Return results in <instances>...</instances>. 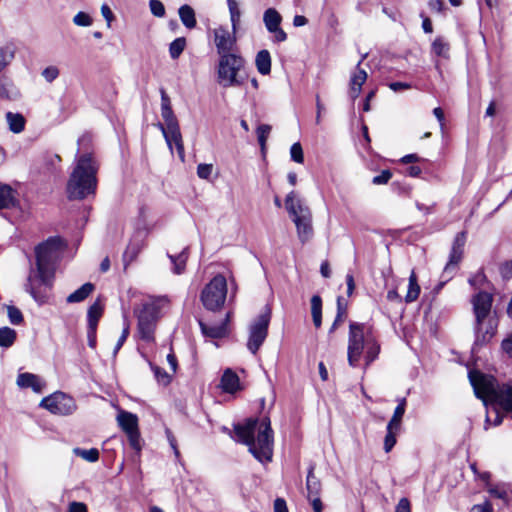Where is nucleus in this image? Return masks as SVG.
Listing matches in <instances>:
<instances>
[{
	"label": "nucleus",
	"mask_w": 512,
	"mask_h": 512,
	"mask_svg": "<svg viewBox=\"0 0 512 512\" xmlns=\"http://www.w3.org/2000/svg\"><path fill=\"white\" fill-rule=\"evenodd\" d=\"M100 12L102 17L106 21L107 28H111L113 21L115 20V16L111 8L107 4H102L100 8Z\"/></svg>",
	"instance_id": "obj_54"
},
{
	"label": "nucleus",
	"mask_w": 512,
	"mask_h": 512,
	"mask_svg": "<svg viewBox=\"0 0 512 512\" xmlns=\"http://www.w3.org/2000/svg\"><path fill=\"white\" fill-rule=\"evenodd\" d=\"M229 13H230V20L231 25L233 27L234 31H237L239 24H240V18H241V11L239 8V4L236 0H227Z\"/></svg>",
	"instance_id": "obj_39"
},
{
	"label": "nucleus",
	"mask_w": 512,
	"mask_h": 512,
	"mask_svg": "<svg viewBox=\"0 0 512 512\" xmlns=\"http://www.w3.org/2000/svg\"><path fill=\"white\" fill-rule=\"evenodd\" d=\"M149 7L151 13L156 17H163L165 15V7L159 0H150Z\"/></svg>",
	"instance_id": "obj_53"
},
{
	"label": "nucleus",
	"mask_w": 512,
	"mask_h": 512,
	"mask_svg": "<svg viewBox=\"0 0 512 512\" xmlns=\"http://www.w3.org/2000/svg\"><path fill=\"white\" fill-rule=\"evenodd\" d=\"M379 351L380 346L371 327L357 322L350 323L347 347L350 366H357L362 355H364L366 365H369L377 358Z\"/></svg>",
	"instance_id": "obj_3"
},
{
	"label": "nucleus",
	"mask_w": 512,
	"mask_h": 512,
	"mask_svg": "<svg viewBox=\"0 0 512 512\" xmlns=\"http://www.w3.org/2000/svg\"><path fill=\"white\" fill-rule=\"evenodd\" d=\"M18 204L16 192L9 185L0 183V209L17 207Z\"/></svg>",
	"instance_id": "obj_24"
},
{
	"label": "nucleus",
	"mask_w": 512,
	"mask_h": 512,
	"mask_svg": "<svg viewBox=\"0 0 512 512\" xmlns=\"http://www.w3.org/2000/svg\"><path fill=\"white\" fill-rule=\"evenodd\" d=\"M306 487L308 491V498L319 496L321 484L320 481L313 474L312 470H310L307 475Z\"/></svg>",
	"instance_id": "obj_40"
},
{
	"label": "nucleus",
	"mask_w": 512,
	"mask_h": 512,
	"mask_svg": "<svg viewBox=\"0 0 512 512\" xmlns=\"http://www.w3.org/2000/svg\"><path fill=\"white\" fill-rule=\"evenodd\" d=\"M274 512H288V508L284 499L277 498L274 501Z\"/></svg>",
	"instance_id": "obj_63"
},
{
	"label": "nucleus",
	"mask_w": 512,
	"mask_h": 512,
	"mask_svg": "<svg viewBox=\"0 0 512 512\" xmlns=\"http://www.w3.org/2000/svg\"><path fill=\"white\" fill-rule=\"evenodd\" d=\"M73 453L76 456L90 463L96 462L99 459V451L96 448H91L87 450L81 448H74Z\"/></svg>",
	"instance_id": "obj_42"
},
{
	"label": "nucleus",
	"mask_w": 512,
	"mask_h": 512,
	"mask_svg": "<svg viewBox=\"0 0 512 512\" xmlns=\"http://www.w3.org/2000/svg\"><path fill=\"white\" fill-rule=\"evenodd\" d=\"M271 129H272L271 126L268 124H262V125L258 126V128H257L256 132H257L258 142H259L262 150L265 149L266 141L271 132Z\"/></svg>",
	"instance_id": "obj_47"
},
{
	"label": "nucleus",
	"mask_w": 512,
	"mask_h": 512,
	"mask_svg": "<svg viewBox=\"0 0 512 512\" xmlns=\"http://www.w3.org/2000/svg\"><path fill=\"white\" fill-rule=\"evenodd\" d=\"M157 127L161 130L169 149L172 151L173 145H175L179 158L184 161L185 151L179 124L164 126L162 123H158Z\"/></svg>",
	"instance_id": "obj_15"
},
{
	"label": "nucleus",
	"mask_w": 512,
	"mask_h": 512,
	"mask_svg": "<svg viewBox=\"0 0 512 512\" xmlns=\"http://www.w3.org/2000/svg\"><path fill=\"white\" fill-rule=\"evenodd\" d=\"M94 290L92 283H85L79 289L71 293L67 298V303H79L85 300Z\"/></svg>",
	"instance_id": "obj_31"
},
{
	"label": "nucleus",
	"mask_w": 512,
	"mask_h": 512,
	"mask_svg": "<svg viewBox=\"0 0 512 512\" xmlns=\"http://www.w3.org/2000/svg\"><path fill=\"white\" fill-rule=\"evenodd\" d=\"M20 388H31L35 393H41L45 387V382L37 375L32 373H20L16 381Z\"/></svg>",
	"instance_id": "obj_19"
},
{
	"label": "nucleus",
	"mask_w": 512,
	"mask_h": 512,
	"mask_svg": "<svg viewBox=\"0 0 512 512\" xmlns=\"http://www.w3.org/2000/svg\"><path fill=\"white\" fill-rule=\"evenodd\" d=\"M221 389L226 393H236L242 390L238 375L230 368L226 369L220 382Z\"/></svg>",
	"instance_id": "obj_21"
},
{
	"label": "nucleus",
	"mask_w": 512,
	"mask_h": 512,
	"mask_svg": "<svg viewBox=\"0 0 512 512\" xmlns=\"http://www.w3.org/2000/svg\"><path fill=\"white\" fill-rule=\"evenodd\" d=\"M40 407L46 409L51 414L59 416H68L77 410L74 398L61 391L44 397L40 402Z\"/></svg>",
	"instance_id": "obj_10"
},
{
	"label": "nucleus",
	"mask_w": 512,
	"mask_h": 512,
	"mask_svg": "<svg viewBox=\"0 0 512 512\" xmlns=\"http://www.w3.org/2000/svg\"><path fill=\"white\" fill-rule=\"evenodd\" d=\"M270 311L261 313L250 327L248 349L255 354L267 337Z\"/></svg>",
	"instance_id": "obj_13"
},
{
	"label": "nucleus",
	"mask_w": 512,
	"mask_h": 512,
	"mask_svg": "<svg viewBox=\"0 0 512 512\" xmlns=\"http://www.w3.org/2000/svg\"><path fill=\"white\" fill-rule=\"evenodd\" d=\"M72 22L77 27H90L93 24V18L87 12L79 11L73 16Z\"/></svg>",
	"instance_id": "obj_45"
},
{
	"label": "nucleus",
	"mask_w": 512,
	"mask_h": 512,
	"mask_svg": "<svg viewBox=\"0 0 512 512\" xmlns=\"http://www.w3.org/2000/svg\"><path fill=\"white\" fill-rule=\"evenodd\" d=\"M63 242L60 238H50L39 244L36 249V266L39 269L53 271V263L58 258L62 250Z\"/></svg>",
	"instance_id": "obj_11"
},
{
	"label": "nucleus",
	"mask_w": 512,
	"mask_h": 512,
	"mask_svg": "<svg viewBox=\"0 0 512 512\" xmlns=\"http://www.w3.org/2000/svg\"><path fill=\"white\" fill-rule=\"evenodd\" d=\"M117 423L126 433L131 447L137 451L141 449L138 417L128 411L120 410L117 414Z\"/></svg>",
	"instance_id": "obj_14"
},
{
	"label": "nucleus",
	"mask_w": 512,
	"mask_h": 512,
	"mask_svg": "<svg viewBox=\"0 0 512 512\" xmlns=\"http://www.w3.org/2000/svg\"><path fill=\"white\" fill-rule=\"evenodd\" d=\"M186 47V39L184 37L176 38L169 45L170 57L175 60L178 59Z\"/></svg>",
	"instance_id": "obj_43"
},
{
	"label": "nucleus",
	"mask_w": 512,
	"mask_h": 512,
	"mask_svg": "<svg viewBox=\"0 0 512 512\" xmlns=\"http://www.w3.org/2000/svg\"><path fill=\"white\" fill-rule=\"evenodd\" d=\"M144 247L143 240H131L123 253L125 266L131 264L140 254Z\"/></svg>",
	"instance_id": "obj_27"
},
{
	"label": "nucleus",
	"mask_w": 512,
	"mask_h": 512,
	"mask_svg": "<svg viewBox=\"0 0 512 512\" xmlns=\"http://www.w3.org/2000/svg\"><path fill=\"white\" fill-rule=\"evenodd\" d=\"M157 127L161 130L169 149L172 151L173 145H175L179 158L184 161L185 151L179 124L164 126L162 123H158Z\"/></svg>",
	"instance_id": "obj_16"
},
{
	"label": "nucleus",
	"mask_w": 512,
	"mask_h": 512,
	"mask_svg": "<svg viewBox=\"0 0 512 512\" xmlns=\"http://www.w3.org/2000/svg\"><path fill=\"white\" fill-rule=\"evenodd\" d=\"M59 74H60L59 68L54 65H50V66L44 68L41 72L42 77L48 83H52L54 80H56L58 78Z\"/></svg>",
	"instance_id": "obj_49"
},
{
	"label": "nucleus",
	"mask_w": 512,
	"mask_h": 512,
	"mask_svg": "<svg viewBox=\"0 0 512 512\" xmlns=\"http://www.w3.org/2000/svg\"><path fill=\"white\" fill-rule=\"evenodd\" d=\"M233 27L218 26L213 29V39L218 56L237 53V37Z\"/></svg>",
	"instance_id": "obj_12"
},
{
	"label": "nucleus",
	"mask_w": 512,
	"mask_h": 512,
	"mask_svg": "<svg viewBox=\"0 0 512 512\" xmlns=\"http://www.w3.org/2000/svg\"><path fill=\"white\" fill-rule=\"evenodd\" d=\"M502 350L512 358V333L508 334L501 343Z\"/></svg>",
	"instance_id": "obj_57"
},
{
	"label": "nucleus",
	"mask_w": 512,
	"mask_h": 512,
	"mask_svg": "<svg viewBox=\"0 0 512 512\" xmlns=\"http://www.w3.org/2000/svg\"><path fill=\"white\" fill-rule=\"evenodd\" d=\"M171 259V262L173 263V272L175 274H181L186 266V262L188 259V255L186 250H183L181 253H179L177 256H169Z\"/></svg>",
	"instance_id": "obj_44"
},
{
	"label": "nucleus",
	"mask_w": 512,
	"mask_h": 512,
	"mask_svg": "<svg viewBox=\"0 0 512 512\" xmlns=\"http://www.w3.org/2000/svg\"><path fill=\"white\" fill-rule=\"evenodd\" d=\"M257 71L262 75H268L271 72V56L268 50H261L255 57Z\"/></svg>",
	"instance_id": "obj_29"
},
{
	"label": "nucleus",
	"mask_w": 512,
	"mask_h": 512,
	"mask_svg": "<svg viewBox=\"0 0 512 512\" xmlns=\"http://www.w3.org/2000/svg\"><path fill=\"white\" fill-rule=\"evenodd\" d=\"M6 309L7 316L12 324L18 325L23 321V315L18 308L15 306H7Z\"/></svg>",
	"instance_id": "obj_50"
},
{
	"label": "nucleus",
	"mask_w": 512,
	"mask_h": 512,
	"mask_svg": "<svg viewBox=\"0 0 512 512\" xmlns=\"http://www.w3.org/2000/svg\"><path fill=\"white\" fill-rule=\"evenodd\" d=\"M405 406H406V401H405V399H402L399 402L398 406L395 408L393 416L387 425L388 427H390L391 429H399L400 430L401 421H402L403 415L405 413Z\"/></svg>",
	"instance_id": "obj_38"
},
{
	"label": "nucleus",
	"mask_w": 512,
	"mask_h": 512,
	"mask_svg": "<svg viewBox=\"0 0 512 512\" xmlns=\"http://www.w3.org/2000/svg\"><path fill=\"white\" fill-rule=\"evenodd\" d=\"M5 119L12 133L19 134L25 130L26 119L21 113L9 111L5 114Z\"/></svg>",
	"instance_id": "obj_26"
},
{
	"label": "nucleus",
	"mask_w": 512,
	"mask_h": 512,
	"mask_svg": "<svg viewBox=\"0 0 512 512\" xmlns=\"http://www.w3.org/2000/svg\"><path fill=\"white\" fill-rule=\"evenodd\" d=\"M15 48L12 45L0 47V73H2L14 60Z\"/></svg>",
	"instance_id": "obj_33"
},
{
	"label": "nucleus",
	"mask_w": 512,
	"mask_h": 512,
	"mask_svg": "<svg viewBox=\"0 0 512 512\" xmlns=\"http://www.w3.org/2000/svg\"><path fill=\"white\" fill-rule=\"evenodd\" d=\"M179 17L185 27L191 29L196 26L195 12L189 5L180 7Z\"/></svg>",
	"instance_id": "obj_34"
},
{
	"label": "nucleus",
	"mask_w": 512,
	"mask_h": 512,
	"mask_svg": "<svg viewBox=\"0 0 512 512\" xmlns=\"http://www.w3.org/2000/svg\"><path fill=\"white\" fill-rule=\"evenodd\" d=\"M470 512H493V507L489 502L474 505Z\"/></svg>",
	"instance_id": "obj_60"
},
{
	"label": "nucleus",
	"mask_w": 512,
	"mask_h": 512,
	"mask_svg": "<svg viewBox=\"0 0 512 512\" xmlns=\"http://www.w3.org/2000/svg\"><path fill=\"white\" fill-rule=\"evenodd\" d=\"M399 429H391L387 426V433L384 439V450L386 452L391 451V449L396 444V435L399 433Z\"/></svg>",
	"instance_id": "obj_48"
},
{
	"label": "nucleus",
	"mask_w": 512,
	"mask_h": 512,
	"mask_svg": "<svg viewBox=\"0 0 512 512\" xmlns=\"http://www.w3.org/2000/svg\"><path fill=\"white\" fill-rule=\"evenodd\" d=\"M490 404L491 406H488V404L485 405L487 408L485 429H488L490 426H497L502 422V416L498 409L499 406L495 405L494 403Z\"/></svg>",
	"instance_id": "obj_32"
},
{
	"label": "nucleus",
	"mask_w": 512,
	"mask_h": 512,
	"mask_svg": "<svg viewBox=\"0 0 512 512\" xmlns=\"http://www.w3.org/2000/svg\"><path fill=\"white\" fill-rule=\"evenodd\" d=\"M395 512H411L410 501L407 498H401L396 506Z\"/></svg>",
	"instance_id": "obj_58"
},
{
	"label": "nucleus",
	"mask_w": 512,
	"mask_h": 512,
	"mask_svg": "<svg viewBox=\"0 0 512 512\" xmlns=\"http://www.w3.org/2000/svg\"><path fill=\"white\" fill-rule=\"evenodd\" d=\"M420 293V286L417 281V276L414 271L411 272L409 276V284H408V291L405 296V301L410 303L415 301Z\"/></svg>",
	"instance_id": "obj_37"
},
{
	"label": "nucleus",
	"mask_w": 512,
	"mask_h": 512,
	"mask_svg": "<svg viewBox=\"0 0 512 512\" xmlns=\"http://www.w3.org/2000/svg\"><path fill=\"white\" fill-rule=\"evenodd\" d=\"M500 272L503 278L509 279L512 276V262H505L501 266Z\"/></svg>",
	"instance_id": "obj_62"
},
{
	"label": "nucleus",
	"mask_w": 512,
	"mask_h": 512,
	"mask_svg": "<svg viewBox=\"0 0 512 512\" xmlns=\"http://www.w3.org/2000/svg\"><path fill=\"white\" fill-rule=\"evenodd\" d=\"M227 282L224 276L216 275L202 290L201 301L211 311L220 309L226 299Z\"/></svg>",
	"instance_id": "obj_8"
},
{
	"label": "nucleus",
	"mask_w": 512,
	"mask_h": 512,
	"mask_svg": "<svg viewBox=\"0 0 512 512\" xmlns=\"http://www.w3.org/2000/svg\"><path fill=\"white\" fill-rule=\"evenodd\" d=\"M169 306L166 296L149 297L140 309L135 311L137 317V335L145 342L154 341V332L162 311Z\"/></svg>",
	"instance_id": "obj_5"
},
{
	"label": "nucleus",
	"mask_w": 512,
	"mask_h": 512,
	"mask_svg": "<svg viewBox=\"0 0 512 512\" xmlns=\"http://www.w3.org/2000/svg\"><path fill=\"white\" fill-rule=\"evenodd\" d=\"M103 304L96 300L87 311L88 328L97 329L98 322L103 314Z\"/></svg>",
	"instance_id": "obj_30"
},
{
	"label": "nucleus",
	"mask_w": 512,
	"mask_h": 512,
	"mask_svg": "<svg viewBox=\"0 0 512 512\" xmlns=\"http://www.w3.org/2000/svg\"><path fill=\"white\" fill-rule=\"evenodd\" d=\"M464 245H465L464 233L457 234V236L455 237V240L453 242L449 261L444 268L445 274H451L456 270L458 263L462 259Z\"/></svg>",
	"instance_id": "obj_18"
},
{
	"label": "nucleus",
	"mask_w": 512,
	"mask_h": 512,
	"mask_svg": "<svg viewBox=\"0 0 512 512\" xmlns=\"http://www.w3.org/2000/svg\"><path fill=\"white\" fill-rule=\"evenodd\" d=\"M311 314L315 327L319 328L322 323V300L318 295L311 299Z\"/></svg>",
	"instance_id": "obj_35"
},
{
	"label": "nucleus",
	"mask_w": 512,
	"mask_h": 512,
	"mask_svg": "<svg viewBox=\"0 0 512 512\" xmlns=\"http://www.w3.org/2000/svg\"><path fill=\"white\" fill-rule=\"evenodd\" d=\"M263 22L268 32L274 35V42L281 43L287 39V34L280 27L282 17L276 9H267L263 15Z\"/></svg>",
	"instance_id": "obj_17"
},
{
	"label": "nucleus",
	"mask_w": 512,
	"mask_h": 512,
	"mask_svg": "<svg viewBox=\"0 0 512 512\" xmlns=\"http://www.w3.org/2000/svg\"><path fill=\"white\" fill-rule=\"evenodd\" d=\"M53 277V271L39 269V267L36 266L29 272L27 282L25 284V290L36 302L43 304L46 302L47 295L42 291V286H50Z\"/></svg>",
	"instance_id": "obj_9"
},
{
	"label": "nucleus",
	"mask_w": 512,
	"mask_h": 512,
	"mask_svg": "<svg viewBox=\"0 0 512 512\" xmlns=\"http://www.w3.org/2000/svg\"><path fill=\"white\" fill-rule=\"evenodd\" d=\"M449 50V44L442 37L435 38V40L432 43V52L435 55L443 58H448Z\"/></svg>",
	"instance_id": "obj_41"
},
{
	"label": "nucleus",
	"mask_w": 512,
	"mask_h": 512,
	"mask_svg": "<svg viewBox=\"0 0 512 512\" xmlns=\"http://www.w3.org/2000/svg\"><path fill=\"white\" fill-rule=\"evenodd\" d=\"M364 57L358 62L357 69L351 76L349 93L352 99H356L359 96L362 85L367 80V72L359 67Z\"/></svg>",
	"instance_id": "obj_22"
},
{
	"label": "nucleus",
	"mask_w": 512,
	"mask_h": 512,
	"mask_svg": "<svg viewBox=\"0 0 512 512\" xmlns=\"http://www.w3.org/2000/svg\"><path fill=\"white\" fill-rule=\"evenodd\" d=\"M68 512H88V510L84 503L73 501L68 506Z\"/></svg>",
	"instance_id": "obj_59"
},
{
	"label": "nucleus",
	"mask_w": 512,
	"mask_h": 512,
	"mask_svg": "<svg viewBox=\"0 0 512 512\" xmlns=\"http://www.w3.org/2000/svg\"><path fill=\"white\" fill-rule=\"evenodd\" d=\"M151 367L154 372L155 378L159 384L166 386L171 382V379H172L171 374L164 371L162 368H160L158 366L151 365Z\"/></svg>",
	"instance_id": "obj_46"
},
{
	"label": "nucleus",
	"mask_w": 512,
	"mask_h": 512,
	"mask_svg": "<svg viewBox=\"0 0 512 512\" xmlns=\"http://www.w3.org/2000/svg\"><path fill=\"white\" fill-rule=\"evenodd\" d=\"M98 164L91 153L81 154L67 182V195L70 199H84L94 194L97 187Z\"/></svg>",
	"instance_id": "obj_2"
},
{
	"label": "nucleus",
	"mask_w": 512,
	"mask_h": 512,
	"mask_svg": "<svg viewBox=\"0 0 512 512\" xmlns=\"http://www.w3.org/2000/svg\"><path fill=\"white\" fill-rule=\"evenodd\" d=\"M492 302L493 297L488 292H479L472 298L476 344L488 342L496 332L497 322L491 315Z\"/></svg>",
	"instance_id": "obj_6"
},
{
	"label": "nucleus",
	"mask_w": 512,
	"mask_h": 512,
	"mask_svg": "<svg viewBox=\"0 0 512 512\" xmlns=\"http://www.w3.org/2000/svg\"><path fill=\"white\" fill-rule=\"evenodd\" d=\"M228 320L229 314L226 315L225 320L219 325H209L202 321H200L199 324L204 335L211 338H221L227 334Z\"/></svg>",
	"instance_id": "obj_25"
},
{
	"label": "nucleus",
	"mask_w": 512,
	"mask_h": 512,
	"mask_svg": "<svg viewBox=\"0 0 512 512\" xmlns=\"http://www.w3.org/2000/svg\"><path fill=\"white\" fill-rule=\"evenodd\" d=\"M290 155L291 159L295 161L296 163H303L304 161V155H303V149L300 143L296 142L291 146L290 149Z\"/></svg>",
	"instance_id": "obj_51"
},
{
	"label": "nucleus",
	"mask_w": 512,
	"mask_h": 512,
	"mask_svg": "<svg viewBox=\"0 0 512 512\" xmlns=\"http://www.w3.org/2000/svg\"><path fill=\"white\" fill-rule=\"evenodd\" d=\"M392 177V174L389 170H384L380 175L375 176L372 179V183L375 185H383L386 184Z\"/></svg>",
	"instance_id": "obj_56"
},
{
	"label": "nucleus",
	"mask_w": 512,
	"mask_h": 512,
	"mask_svg": "<svg viewBox=\"0 0 512 512\" xmlns=\"http://www.w3.org/2000/svg\"><path fill=\"white\" fill-rule=\"evenodd\" d=\"M337 304H338V312H337V316L330 328V332H333L337 328V326L339 325L340 322L343 321V318L345 316V309L341 305V298H338Z\"/></svg>",
	"instance_id": "obj_55"
},
{
	"label": "nucleus",
	"mask_w": 512,
	"mask_h": 512,
	"mask_svg": "<svg viewBox=\"0 0 512 512\" xmlns=\"http://www.w3.org/2000/svg\"><path fill=\"white\" fill-rule=\"evenodd\" d=\"M245 65L244 58L237 52L219 56L217 81L224 88L238 87L243 84L241 70Z\"/></svg>",
	"instance_id": "obj_7"
},
{
	"label": "nucleus",
	"mask_w": 512,
	"mask_h": 512,
	"mask_svg": "<svg viewBox=\"0 0 512 512\" xmlns=\"http://www.w3.org/2000/svg\"><path fill=\"white\" fill-rule=\"evenodd\" d=\"M213 172V165L201 163L197 166V176L200 179L209 180Z\"/></svg>",
	"instance_id": "obj_52"
},
{
	"label": "nucleus",
	"mask_w": 512,
	"mask_h": 512,
	"mask_svg": "<svg viewBox=\"0 0 512 512\" xmlns=\"http://www.w3.org/2000/svg\"><path fill=\"white\" fill-rule=\"evenodd\" d=\"M285 206L292 219H296L301 215L310 213V209L305 206L301 199L296 197L294 191L290 192L285 199Z\"/></svg>",
	"instance_id": "obj_20"
},
{
	"label": "nucleus",
	"mask_w": 512,
	"mask_h": 512,
	"mask_svg": "<svg viewBox=\"0 0 512 512\" xmlns=\"http://www.w3.org/2000/svg\"><path fill=\"white\" fill-rule=\"evenodd\" d=\"M161 116L164 120V126L177 124L178 120L175 117L173 110L171 108L170 99L167 94L162 91L161 95Z\"/></svg>",
	"instance_id": "obj_28"
},
{
	"label": "nucleus",
	"mask_w": 512,
	"mask_h": 512,
	"mask_svg": "<svg viewBox=\"0 0 512 512\" xmlns=\"http://www.w3.org/2000/svg\"><path fill=\"white\" fill-rule=\"evenodd\" d=\"M308 499L312 505L314 512H322L323 511V505H322V502H321L319 496H315V497L308 498Z\"/></svg>",
	"instance_id": "obj_64"
},
{
	"label": "nucleus",
	"mask_w": 512,
	"mask_h": 512,
	"mask_svg": "<svg viewBox=\"0 0 512 512\" xmlns=\"http://www.w3.org/2000/svg\"><path fill=\"white\" fill-rule=\"evenodd\" d=\"M238 440L249 447L251 454L260 462H269L273 454V435L268 418L249 419L235 426Z\"/></svg>",
	"instance_id": "obj_1"
},
{
	"label": "nucleus",
	"mask_w": 512,
	"mask_h": 512,
	"mask_svg": "<svg viewBox=\"0 0 512 512\" xmlns=\"http://www.w3.org/2000/svg\"><path fill=\"white\" fill-rule=\"evenodd\" d=\"M129 325L126 324L125 327L123 328V331H122V334L116 344V347H115V353H117V351L122 347L123 343L126 341L128 335H129Z\"/></svg>",
	"instance_id": "obj_61"
},
{
	"label": "nucleus",
	"mask_w": 512,
	"mask_h": 512,
	"mask_svg": "<svg viewBox=\"0 0 512 512\" xmlns=\"http://www.w3.org/2000/svg\"><path fill=\"white\" fill-rule=\"evenodd\" d=\"M312 215L311 212L307 215H301L300 217L293 219L296 225L298 237L302 242H306L312 236L313 230L311 225Z\"/></svg>",
	"instance_id": "obj_23"
},
{
	"label": "nucleus",
	"mask_w": 512,
	"mask_h": 512,
	"mask_svg": "<svg viewBox=\"0 0 512 512\" xmlns=\"http://www.w3.org/2000/svg\"><path fill=\"white\" fill-rule=\"evenodd\" d=\"M16 338L17 333L14 329L7 326L0 328V347H11L15 343Z\"/></svg>",
	"instance_id": "obj_36"
},
{
	"label": "nucleus",
	"mask_w": 512,
	"mask_h": 512,
	"mask_svg": "<svg viewBox=\"0 0 512 512\" xmlns=\"http://www.w3.org/2000/svg\"><path fill=\"white\" fill-rule=\"evenodd\" d=\"M469 380L475 395L482 399L485 405L494 403L506 412H512L511 386H498L494 377L475 370L469 372Z\"/></svg>",
	"instance_id": "obj_4"
}]
</instances>
